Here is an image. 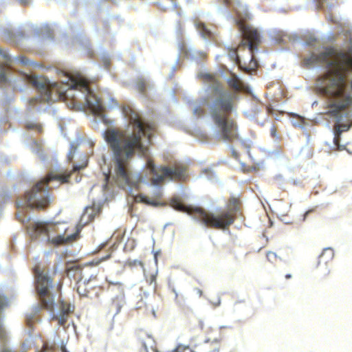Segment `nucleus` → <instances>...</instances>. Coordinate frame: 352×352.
Segmentation results:
<instances>
[{
	"label": "nucleus",
	"mask_w": 352,
	"mask_h": 352,
	"mask_svg": "<svg viewBox=\"0 0 352 352\" xmlns=\"http://www.w3.org/2000/svg\"><path fill=\"white\" fill-rule=\"evenodd\" d=\"M124 113L132 131L109 129L104 132V140L111 154L112 179L122 188L139 190L143 178L141 174L131 173L130 162L136 153L147 155L148 147L143 144L142 137L146 136L150 141L154 125L144 122L131 107L124 108Z\"/></svg>",
	"instance_id": "f257e3e1"
},
{
	"label": "nucleus",
	"mask_w": 352,
	"mask_h": 352,
	"mask_svg": "<svg viewBox=\"0 0 352 352\" xmlns=\"http://www.w3.org/2000/svg\"><path fill=\"white\" fill-rule=\"evenodd\" d=\"M65 80L61 82L50 83L43 78L34 76H28L29 82L40 94L38 97L31 98L28 104L34 107L38 103L54 102L58 100H65L71 98L73 107L82 103L95 113L100 114L104 111L100 99L98 98L89 87V82L80 75L64 74Z\"/></svg>",
	"instance_id": "f03ea898"
},
{
	"label": "nucleus",
	"mask_w": 352,
	"mask_h": 352,
	"mask_svg": "<svg viewBox=\"0 0 352 352\" xmlns=\"http://www.w3.org/2000/svg\"><path fill=\"white\" fill-rule=\"evenodd\" d=\"M303 62L307 66L317 63L327 64L328 71L324 76V91L327 96L336 100L331 104V107L340 111L351 104L352 98L345 92L346 73L352 70L351 56L331 48L318 54L312 53L304 58Z\"/></svg>",
	"instance_id": "7ed1b4c3"
},
{
	"label": "nucleus",
	"mask_w": 352,
	"mask_h": 352,
	"mask_svg": "<svg viewBox=\"0 0 352 352\" xmlns=\"http://www.w3.org/2000/svg\"><path fill=\"white\" fill-rule=\"evenodd\" d=\"M204 78L211 82V102L209 113L214 123L219 129L220 135L224 141L232 142L238 138L236 122L229 116L236 109L237 96L226 91L221 83L209 74H204Z\"/></svg>",
	"instance_id": "20e7f679"
},
{
	"label": "nucleus",
	"mask_w": 352,
	"mask_h": 352,
	"mask_svg": "<svg viewBox=\"0 0 352 352\" xmlns=\"http://www.w3.org/2000/svg\"><path fill=\"white\" fill-rule=\"evenodd\" d=\"M250 18L248 12L243 16L240 12L236 11L235 22L242 39L238 47L231 48L229 52L230 58L241 70L247 73L257 68L258 63L255 59L254 52L258 51V46L262 43L260 32L246 23Z\"/></svg>",
	"instance_id": "39448f33"
},
{
	"label": "nucleus",
	"mask_w": 352,
	"mask_h": 352,
	"mask_svg": "<svg viewBox=\"0 0 352 352\" xmlns=\"http://www.w3.org/2000/svg\"><path fill=\"white\" fill-rule=\"evenodd\" d=\"M97 213L94 207H87L77 225V230L76 232L67 236H65V232L68 230V228H66L64 234H58L56 236H52L54 234L58 232V225L54 223H30L28 227V230L32 238H37L41 235L46 236L48 243L54 246L66 245L73 243L78 239L80 229L91 223L96 217Z\"/></svg>",
	"instance_id": "423d86ee"
},
{
	"label": "nucleus",
	"mask_w": 352,
	"mask_h": 352,
	"mask_svg": "<svg viewBox=\"0 0 352 352\" xmlns=\"http://www.w3.org/2000/svg\"><path fill=\"white\" fill-rule=\"evenodd\" d=\"M84 166L75 165L72 170L67 175H53L49 173L45 178L38 182L31 190L27 192L24 195L23 202H16L17 207H29L38 210H43L50 206V191L52 188L49 186V184L52 180L60 181L61 183L68 182L72 173L84 168Z\"/></svg>",
	"instance_id": "0eeeda50"
},
{
	"label": "nucleus",
	"mask_w": 352,
	"mask_h": 352,
	"mask_svg": "<svg viewBox=\"0 0 352 352\" xmlns=\"http://www.w3.org/2000/svg\"><path fill=\"white\" fill-rule=\"evenodd\" d=\"M33 273L35 278V289L41 307L47 311H53L54 296L60 291L62 283L60 281L55 280V272L50 274L49 272L41 269L39 265L34 267Z\"/></svg>",
	"instance_id": "6e6552de"
},
{
	"label": "nucleus",
	"mask_w": 352,
	"mask_h": 352,
	"mask_svg": "<svg viewBox=\"0 0 352 352\" xmlns=\"http://www.w3.org/2000/svg\"><path fill=\"white\" fill-rule=\"evenodd\" d=\"M239 206V199L236 197H231L227 208L219 210L216 213L201 210H198V212L199 217L204 220V225L206 227L224 230L234 223Z\"/></svg>",
	"instance_id": "1a4fd4ad"
},
{
	"label": "nucleus",
	"mask_w": 352,
	"mask_h": 352,
	"mask_svg": "<svg viewBox=\"0 0 352 352\" xmlns=\"http://www.w3.org/2000/svg\"><path fill=\"white\" fill-rule=\"evenodd\" d=\"M158 170L161 175L151 179V183L154 185H158L164 182L166 179H169L175 182H184L187 177L186 167L181 164H174L172 166H160Z\"/></svg>",
	"instance_id": "9d476101"
},
{
	"label": "nucleus",
	"mask_w": 352,
	"mask_h": 352,
	"mask_svg": "<svg viewBox=\"0 0 352 352\" xmlns=\"http://www.w3.org/2000/svg\"><path fill=\"white\" fill-rule=\"evenodd\" d=\"M97 276H92L89 279L81 278L76 283V291L80 296L89 297L91 292L99 287L97 285Z\"/></svg>",
	"instance_id": "9b49d317"
},
{
	"label": "nucleus",
	"mask_w": 352,
	"mask_h": 352,
	"mask_svg": "<svg viewBox=\"0 0 352 352\" xmlns=\"http://www.w3.org/2000/svg\"><path fill=\"white\" fill-rule=\"evenodd\" d=\"M170 205L174 209L178 211L186 212L188 214L192 215L195 219L204 224V220L199 217L198 210H205L204 209L199 207L186 206L177 198L171 199Z\"/></svg>",
	"instance_id": "f8f14e48"
},
{
	"label": "nucleus",
	"mask_w": 352,
	"mask_h": 352,
	"mask_svg": "<svg viewBox=\"0 0 352 352\" xmlns=\"http://www.w3.org/2000/svg\"><path fill=\"white\" fill-rule=\"evenodd\" d=\"M162 195V192L160 190L155 193L152 198H149L148 197L140 193L135 197V201L148 206L156 207L162 205V203L160 201Z\"/></svg>",
	"instance_id": "ddd939ff"
},
{
	"label": "nucleus",
	"mask_w": 352,
	"mask_h": 352,
	"mask_svg": "<svg viewBox=\"0 0 352 352\" xmlns=\"http://www.w3.org/2000/svg\"><path fill=\"white\" fill-rule=\"evenodd\" d=\"M228 87L235 92H239L244 89L243 82L239 79L236 74L231 73L230 77L227 80Z\"/></svg>",
	"instance_id": "4468645a"
},
{
	"label": "nucleus",
	"mask_w": 352,
	"mask_h": 352,
	"mask_svg": "<svg viewBox=\"0 0 352 352\" xmlns=\"http://www.w3.org/2000/svg\"><path fill=\"white\" fill-rule=\"evenodd\" d=\"M351 124H339V123H336L334 125L333 129H334L335 137H334L333 142L336 146H339V142L340 140V136H341L342 133L349 131L351 128Z\"/></svg>",
	"instance_id": "2eb2a0df"
},
{
	"label": "nucleus",
	"mask_w": 352,
	"mask_h": 352,
	"mask_svg": "<svg viewBox=\"0 0 352 352\" xmlns=\"http://www.w3.org/2000/svg\"><path fill=\"white\" fill-rule=\"evenodd\" d=\"M334 252L331 248H325L318 257V263L327 264L333 260Z\"/></svg>",
	"instance_id": "dca6fc26"
},
{
	"label": "nucleus",
	"mask_w": 352,
	"mask_h": 352,
	"mask_svg": "<svg viewBox=\"0 0 352 352\" xmlns=\"http://www.w3.org/2000/svg\"><path fill=\"white\" fill-rule=\"evenodd\" d=\"M195 27L199 32L200 34L204 38H210L211 36L210 31L206 27L205 24L201 21H196Z\"/></svg>",
	"instance_id": "f3484780"
},
{
	"label": "nucleus",
	"mask_w": 352,
	"mask_h": 352,
	"mask_svg": "<svg viewBox=\"0 0 352 352\" xmlns=\"http://www.w3.org/2000/svg\"><path fill=\"white\" fill-rule=\"evenodd\" d=\"M25 128L28 130H34L39 133L43 132V126L38 122H28L25 124Z\"/></svg>",
	"instance_id": "a211bd4d"
},
{
	"label": "nucleus",
	"mask_w": 352,
	"mask_h": 352,
	"mask_svg": "<svg viewBox=\"0 0 352 352\" xmlns=\"http://www.w3.org/2000/svg\"><path fill=\"white\" fill-rule=\"evenodd\" d=\"M0 55L3 58L2 69H4L5 67H10L12 62L11 58L1 49H0Z\"/></svg>",
	"instance_id": "6ab92c4d"
},
{
	"label": "nucleus",
	"mask_w": 352,
	"mask_h": 352,
	"mask_svg": "<svg viewBox=\"0 0 352 352\" xmlns=\"http://www.w3.org/2000/svg\"><path fill=\"white\" fill-rule=\"evenodd\" d=\"M60 314L69 316L70 313L73 312V308L70 304L61 301L60 302Z\"/></svg>",
	"instance_id": "aec40b11"
},
{
	"label": "nucleus",
	"mask_w": 352,
	"mask_h": 352,
	"mask_svg": "<svg viewBox=\"0 0 352 352\" xmlns=\"http://www.w3.org/2000/svg\"><path fill=\"white\" fill-rule=\"evenodd\" d=\"M146 166L150 170V173L153 175V177H157V175H160L159 173L160 171L158 170V167H156L153 161L152 160H148L146 163Z\"/></svg>",
	"instance_id": "412c9836"
},
{
	"label": "nucleus",
	"mask_w": 352,
	"mask_h": 352,
	"mask_svg": "<svg viewBox=\"0 0 352 352\" xmlns=\"http://www.w3.org/2000/svg\"><path fill=\"white\" fill-rule=\"evenodd\" d=\"M122 307V300L119 297H116L112 300L111 303V309H114L116 313L120 312Z\"/></svg>",
	"instance_id": "4be33fe9"
},
{
	"label": "nucleus",
	"mask_w": 352,
	"mask_h": 352,
	"mask_svg": "<svg viewBox=\"0 0 352 352\" xmlns=\"http://www.w3.org/2000/svg\"><path fill=\"white\" fill-rule=\"evenodd\" d=\"M68 315L60 314L59 316L53 315L52 320H57L59 326H64L68 320Z\"/></svg>",
	"instance_id": "5701e85b"
},
{
	"label": "nucleus",
	"mask_w": 352,
	"mask_h": 352,
	"mask_svg": "<svg viewBox=\"0 0 352 352\" xmlns=\"http://www.w3.org/2000/svg\"><path fill=\"white\" fill-rule=\"evenodd\" d=\"M136 89L142 94H144L146 91V82L144 79L140 78L137 80L135 84Z\"/></svg>",
	"instance_id": "b1692460"
},
{
	"label": "nucleus",
	"mask_w": 352,
	"mask_h": 352,
	"mask_svg": "<svg viewBox=\"0 0 352 352\" xmlns=\"http://www.w3.org/2000/svg\"><path fill=\"white\" fill-rule=\"evenodd\" d=\"M111 257V254H107V256H103L102 258H95V259H93L91 261H90L89 263V265H91V266H95V265H99L101 262L104 261H106L107 260L108 258H109Z\"/></svg>",
	"instance_id": "393cba45"
},
{
	"label": "nucleus",
	"mask_w": 352,
	"mask_h": 352,
	"mask_svg": "<svg viewBox=\"0 0 352 352\" xmlns=\"http://www.w3.org/2000/svg\"><path fill=\"white\" fill-rule=\"evenodd\" d=\"M266 257L270 262L274 263L276 261L277 256L274 252H269L267 253Z\"/></svg>",
	"instance_id": "a878e982"
},
{
	"label": "nucleus",
	"mask_w": 352,
	"mask_h": 352,
	"mask_svg": "<svg viewBox=\"0 0 352 352\" xmlns=\"http://www.w3.org/2000/svg\"><path fill=\"white\" fill-rule=\"evenodd\" d=\"M270 135L274 138H278L277 129L275 126H272L270 129Z\"/></svg>",
	"instance_id": "bb28decb"
},
{
	"label": "nucleus",
	"mask_w": 352,
	"mask_h": 352,
	"mask_svg": "<svg viewBox=\"0 0 352 352\" xmlns=\"http://www.w3.org/2000/svg\"><path fill=\"white\" fill-rule=\"evenodd\" d=\"M6 80L7 79H6L5 72L1 70L0 72V83L6 82Z\"/></svg>",
	"instance_id": "cd10ccee"
},
{
	"label": "nucleus",
	"mask_w": 352,
	"mask_h": 352,
	"mask_svg": "<svg viewBox=\"0 0 352 352\" xmlns=\"http://www.w3.org/2000/svg\"><path fill=\"white\" fill-rule=\"evenodd\" d=\"M6 299L0 294V310L6 306Z\"/></svg>",
	"instance_id": "c85d7f7f"
},
{
	"label": "nucleus",
	"mask_w": 352,
	"mask_h": 352,
	"mask_svg": "<svg viewBox=\"0 0 352 352\" xmlns=\"http://www.w3.org/2000/svg\"><path fill=\"white\" fill-rule=\"evenodd\" d=\"M134 244H135L134 240H128V241L126 244L125 248H127V247L130 245H131L130 250H131L134 248Z\"/></svg>",
	"instance_id": "c756f323"
},
{
	"label": "nucleus",
	"mask_w": 352,
	"mask_h": 352,
	"mask_svg": "<svg viewBox=\"0 0 352 352\" xmlns=\"http://www.w3.org/2000/svg\"><path fill=\"white\" fill-rule=\"evenodd\" d=\"M19 60L20 63H21L23 65H27L28 63V59L24 56H21L19 58Z\"/></svg>",
	"instance_id": "7c9ffc66"
},
{
	"label": "nucleus",
	"mask_w": 352,
	"mask_h": 352,
	"mask_svg": "<svg viewBox=\"0 0 352 352\" xmlns=\"http://www.w3.org/2000/svg\"><path fill=\"white\" fill-rule=\"evenodd\" d=\"M106 280L108 282L109 285H118V286L122 285V283H120V282L111 281V280H109L107 278H106Z\"/></svg>",
	"instance_id": "2f4dec72"
},
{
	"label": "nucleus",
	"mask_w": 352,
	"mask_h": 352,
	"mask_svg": "<svg viewBox=\"0 0 352 352\" xmlns=\"http://www.w3.org/2000/svg\"><path fill=\"white\" fill-rule=\"evenodd\" d=\"M222 1L226 6H230L232 4V0H222Z\"/></svg>",
	"instance_id": "473e14b6"
},
{
	"label": "nucleus",
	"mask_w": 352,
	"mask_h": 352,
	"mask_svg": "<svg viewBox=\"0 0 352 352\" xmlns=\"http://www.w3.org/2000/svg\"><path fill=\"white\" fill-rule=\"evenodd\" d=\"M110 177H111V176H110V175H109V174H106V175H105V181H106V184H105V185H104V188H107V183H108V182H109V179H110Z\"/></svg>",
	"instance_id": "72a5a7b5"
},
{
	"label": "nucleus",
	"mask_w": 352,
	"mask_h": 352,
	"mask_svg": "<svg viewBox=\"0 0 352 352\" xmlns=\"http://www.w3.org/2000/svg\"><path fill=\"white\" fill-rule=\"evenodd\" d=\"M4 337H5V331L1 327H0V338H3Z\"/></svg>",
	"instance_id": "f704fd0d"
},
{
	"label": "nucleus",
	"mask_w": 352,
	"mask_h": 352,
	"mask_svg": "<svg viewBox=\"0 0 352 352\" xmlns=\"http://www.w3.org/2000/svg\"><path fill=\"white\" fill-rule=\"evenodd\" d=\"M142 345L144 346V350L145 352H148V347L145 342H143Z\"/></svg>",
	"instance_id": "c9c22d12"
},
{
	"label": "nucleus",
	"mask_w": 352,
	"mask_h": 352,
	"mask_svg": "<svg viewBox=\"0 0 352 352\" xmlns=\"http://www.w3.org/2000/svg\"><path fill=\"white\" fill-rule=\"evenodd\" d=\"M150 281H151V283L152 282H155V277L154 276H151V278H150Z\"/></svg>",
	"instance_id": "e433bc0d"
},
{
	"label": "nucleus",
	"mask_w": 352,
	"mask_h": 352,
	"mask_svg": "<svg viewBox=\"0 0 352 352\" xmlns=\"http://www.w3.org/2000/svg\"><path fill=\"white\" fill-rule=\"evenodd\" d=\"M61 351L62 352H68L65 346H61Z\"/></svg>",
	"instance_id": "4c0bfd02"
},
{
	"label": "nucleus",
	"mask_w": 352,
	"mask_h": 352,
	"mask_svg": "<svg viewBox=\"0 0 352 352\" xmlns=\"http://www.w3.org/2000/svg\"><path fill=\"white\" fill-rule=\"evenodd\" d=\"M198 111H200L201 113H202V110H201V109H199V108H197V109L195 110V113H197Z\"/></svg>",
	"instance_id": "58836bf2"
},
{
	"label": "nucleus",
	"mask_w": 352,
	"mask_h": 352,
	"mask_svg": "<svg viewBox=\"0 0 352 352\" xmlns=\"http://www.w3.org/2000/svg\"><path fill=\"white\" fill-rule=\"evenodd\" d=\"M285 278L287 279H289V278H292V275L290 274H287L285 275Z\"/></svg>",
	"instance_id": "ea45409f"
},
{
	"label": "nucleus",
	"mask_w": 352,
	"mask_h": 352,
	"mask_svg": "<svg viewBox=\"0 0 352 352\" xmlns=\"http://www.w3.org/2000/svg\"><path fill=\"white\" fill-rule=\"evenodd\" d=\"M148 340H150L151 342H154V340L149 336L147 337Z\"/></svg>",
	"instance_id": "a19ab883"
},
{
	"label": "nucleus",
	"mask_w": 352,
	"mask_h": 352,
	"mask_svg": "<svg viewBox=\"0 0 352 352\" xmlns=\"http://www.w3.org/2000/svg\"><path fill=\"white\" fill-rule=\"evenodd\" d=\"M72 158H73V156H72V155L69 156V161H72Z\"/></svg>",
	"instance_id": "79ce46f5"
},
{
	"label": "nucleus",
	"mask_w": 352,
	"mask_h": 352,
	"mask_svg": "<svg viewBox=\"0 0 352 352\" xmlns=\"http://www.w3.org/2000/svg\"><path fill=\"white\" fill-rule=\"evenodd\" d=\"M177 298H178V295H177V293H175V299L177 300Z\"/></svg>",
	"instance_id": "37998d69"
},
{
	"label": "nucleus",
	"mask_w": 352,
	"mask_h": 352,
	"mask_svg": "<svg viewBox=\"0 0 352 352\" xmlns=\"http://www.w3.org/2000/svg\"><path fill=\"white\" fill-rule=\"evenodd\" d=\"M3 352H10V351H4Z\"/></svg>",
	"instance_id": "c03bdc74"
}]
</instances>
